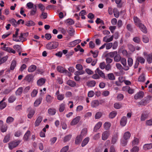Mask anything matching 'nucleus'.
<instances>
[{"label": "nucleus", "mask_w": 152, "mask_h": 152, "mask_svg": "<svg viewBox=\"0 0 152 152\" xmlns=\"http://www.w3.org/2000/svg\"><path fill=\"white\" fill-rule=\"evenodd\" d=\"M9 22L15 27H16L18 25L17 22L15 19L13 18L10 20Z\"/></svg>", "instance_id": "8fccbe9b"}, {"label": "nucleus", "mask_w": 152, "mask_h": 152, "mask_svg": "<svg viewBox=\"0 0 152 152\" xmlns=\"http://www.w3.org/2000/svg\"><path fill=\"white\" fill-rule=\"evenodd\" d=\"M89 140V138L88 137H86L83 140L81 146L82 147L85 146L88 142Z\"/></svg>", "instance_id": "7c9ffc66"}, {"label": "nucleus", "mask_w": 152, "mask_h": 152, "mask_svg": "<svg viewBox=\"0 0 152 152\" xmlns=\"http://www.w3.org/2000/svg\"><path fill=\"white\" fill-rule=\"evenodd\" d=\"M145 59L142 57L141 56H138L137 58L135 63L134 65V68H136L139 64V63L141 64H144L145 63Z\"/></svg>", "instance_id": "f03ea898"}, {"label": "nucleus", "mask_w": 152, "mask_h": 152, "mask_svg": "<svg viewBox=\"0 0 152 152\" xmlns=\"http://www.w3.org/2000/svg\"><path fill=\"white\" fill-rule=\"evenodd\" d=\"M145 77L143 74L141 75L139 77L138 80L140 82H143L145 81Z\"/></svg>", "instance_id": "5fc2aeb1"}, {"label": "nucleus", "mask_w": 152, "mask_h": 152, "mask_svg": "<svg viewBox=\"0 0 152 152\" xmlns=\"http://www.w3.org/2000/svg\"><path fill=\"white\" fill-rule=\"evenodd\" d=\"M131 134L129 132H126L124 134L123 137L126 140H129L131 137Z\"/></svg>", "instance_id": "4be33fe9"}, {"label": "nucleus", "mask_w": 152, "mask_h": 152, "mask_svg": "<svg viewBox=\"0 0 152 152\" xmlns=\"http://www.w3.org/2000/svg\"><path fill=\"white\" fill-rule=\"evenodd\" d=\"M102 122H98L95 126L94 128V130H95V131H96L99 129L102 126Z\"/></svg>", "instance_id": "e433bc0d"}, {"label": "nucleus", "mask_w": 152, "mask_h": 152, "mask_svg": "<svg viewBox=\"0 0 152 152\" xmlns=\"http://www.w3.org/2000/svg\"><path fill=\"white\" fill-rule=\"evenodd\" d=\"M82 138L81 136H77L75 139V143L76 144H79L82 140Z\"/></svg>", "instance_id": "473e14b6"}, {"label": "nucleus", "mask_w": 152, "mask_h": 152, "mask_svg": "<svg viewBox=\"0 0 152 152\" xmlns=\"http://www.w3.org/2000/svg\"><path fill=\"white\" fill-rule=\"evenodd\" d=\"M48 113L50 115H54L56 113V110L55 109L49 108L48 110Z\"/></svg>", "instance_id": "c756f323"}, {"label": "nucleus", "mask_w": 152, "mask_h": 152, "mask_svg": "<svg viewBox=\"0 0 152 152\" xmlns=\"http://www.w3.org/2000/svg\"><path fill=\"white\" fill-rule=\"evenodd\" d=\"M65 108V104L64 103H62L59 106V111L60 112H63Z\"/></svg>", "instance_id": "f704fd0d"}, {"label": "nucleus", "mask_w": 152, "mask_h": 152, "mask_svg": "<svg viewBox=\"0 0 152 152\" xmlns=\"http://www.w3.org/2000/svg\"><path fill=\"white\" fill-rule=\"evenodd\" d=\"M117 113L115 111H113L111 112L109 115L110 118H114L117 115Z\"/></svg>", "instance_id": "a18cd8bd"}, {"label": "nucleus", "mask_w": 152, "mask_h": 152, "mask_svg": "<svg viewBox=\"0 0 152 152\" xmlns=\"http://www.w3.org/2000/svg\"><path fill=\"white\" fill-rule=\"evenodd\" d=\"M137 26L139 28L141 31L143 33L146 34L147 33L148 30L146 27L142 23Z\"/></svg>", "instance_id": "1a4fd4ad"}, {"label": "nucleus", "mask_w": 152, "mask_h": 152, "mask_svg": "<svg viewBox=\"0 0 152 152\" xmlns=\"http://www.w3.org/2000/svg\"><path fill=\"white\" fill-rule=\"evenodd\" d=\"M58 46V42H49L46 45V48L48 50H52L56 48Z\"/></svg>", "instance_id": "f257e3e1"}, {"label": "nucleus", "mask_w": 152, "mask_h": 152, "mask_svg": "<svg viewBox=\"0 0 152 152\" xmlns=\"http://www.w3.org/2000/svg\"><path fill=\"white\" fill-rule=\"evenodd\" d=\"M117 53V52L116 51H115L112 52H110L107 54V56L111 58L114 57Z\"/></svg>", "instance_id": "37998d69"}, {"label": "nucleus", "mask_w": 152, "mask_h": 152, "mask_svg": "<svg viewBox=\"0 0 152 152\" xmlns=\"http://www.w3.org/2000/svg\"><path fill=\"white\" fill-rule=\"evenodd\" d=\"M108 79L111 80H114L115 79V77L113 73H110L107 74Z\"/></svg>", "instance_id": "ea45409f"}, {"label": "nucleus", "mask_w": 152, "mask_h": 152, "mask_svg": "<svg viewBox=\"0 0 152 152\" xmlns=\"http://www.w3.org/2000/svg\"><path fill=\"white\" fill-rule=\"evenodd\" d=\"M69 149L68 145L64 147L60 151V152H66Z\"/></svg>", "instance_id": "774afa93"}, {"label": "nucleus", "mask_w": 152, "mask_h": 152, "mask_svg": "<svg viewBox=\"0 0 152 152\" xmlns=\"http://www.w3.org/2000/svg\"><path fill=\"white\" fill-rule=\"evenodd\" d=\"M81 40L80 39H76L69 42L68 44L69 47H73L80 43Z\"/></svg>", "instance_id": "6e6552de"}, {"label": "nucleus", "mask_w": 152, "mask_h": 152, "mask_svg": "<svg viewBox=\"0 0 152 152\" xmlns=\"http://www.w3.org/2000/svg\"><path fill=\"white\" fill-rule=\"evenodd\" d=\"M99 104V103L98 100H94L91 102V106L93 107H96Z\"/></svg>", "instance_id": "cd10ccee"}, {"label": "nucleus", "mask_w": 152, "mask_h": 152, "mask_svg": "<svg viewBox=\"0 0 152 152\" xmlns=\"http://www.w3.org/2000/svg\"><path fill=\"white\" fill-rule=\"evenodd\" d=\"M106 43V49L107 50L110 49L113 46V43L112 42H109Z\"/></svg>", "instance_id": "864d4df0"}, {"label": "nucleus", "mask_w": 152, "mask_h": 152, "mask_svg": "<svg viewBox=\"0 0 152 152\" xmlns=\"http://www.w3.org/2000/svg\"><path fill=\"white\" fill-rule=\"evenodd\" d=\"M10 140V134H7L6 136L3 140V142L4 143H6L9 141Z\"/></svg>", "instance_id": "bf43d9fd"}, {"label": "nucleus", "mask_w": 152, "mask_h": 152, "mask_svg": "<svg viewBox=\"0 0 152 152\" xmlns=\"http://www.w3.org/2000/svg\"><path fill=\"white\" fill-rule=\"evenodd\" d=\"M6 50V51L10 53L15 54L16 52L15 51L14 49L9 47H8V48H7Z\"/></svg>", "instance_id": "e2e57ef3"}, {"label": "nucleus", "mask_w": 152, "mask_h": 152, "mask_svg": "<svg viewBox=\"0 0 152 152\" xmlns=\"http://www.w3.org/2000/svg\"><path fill=\"white\" fill-rule=\"evenodd\" d=\"M65 23L67 25H71L74 24L75 22L72 19L69 18L66 20Z\"/></svg>", "instance_id": "5701e85b"}, {"label": "nucleus", "mask_w": 152, "mask_h": 152, "mask_svg": "<svg viewBox=\"0 0 152 152\" xmlns=\"http://www.w3.org/2000/svg\"><path fill=\"white\" fill-rule=\"evenodd\" d=\"M96 73H97L100 76L103 78L105 79V75L104 73L99 68L96 69L95 71Z\"/></svg>", "instance_id": "f8f14e48"}, {"label": "nucleus", "mask_w": 152, "mask_h": 152, "mask_svg": "<svg viewBox=\"0 0 152 152\" xmlns=\"http://www.w3.org/2000/svg\"><path fill=\"white\" fill-rule=\"evenodd\" d=\"M134 20L135 24L137 26L141 23L140 20L137 17H134Z\"/></svg>", "instance_id": "b1692460"}, {"label": "nucleus", "mask_w": 152, "mask_h": 152, "mask_svg": "<svg viewBox=\"0 0 152 152\" xmlns=\"http://www.w3.org/2000/svg\"><path fill=\"white\" fill-rule=\"evenodd\" d=\"M118 133L117 132H114L111 137V142L112 143H115L118 139Z\"/></svg>", "instance_id": "7ed1b4c3"}, {"label": "nucleus", "mask_w": 152, "mask_h": 152, "mask_svg": "<svg viewBox=\"0 0 152 152\" xmlns=\"http://www.w3.org/2000/svg\"><path fill=\"white\" fill-rule=\"evenodd\" d=\"M37 69L36 66L32 65L29 66L28 69V71L29 72H34Z\"/></svg>", "instance_id": "6ab92c4d"}, {"label": "nucleus", "mask_w": 152, "mask_h": 152, "mask_svg": "<svg viewBox=\"0 0 152 152\" xmlns=\"http://www.w3.org/2000/svg\"><path fill=\"white\" fill-rule=\"evenodd\" d=\"M35 25V23L32 20L27 21L25 23V25L27 26H34Z\"/></svg>", "instance_id": "72a5a7b5"}, {"label": "nucleus", "mask_w": 152, "mask_h": 152, "mask_svg": "<svg viewBox=\"0 0 152 152\" xmlns=\"http://www.w3.org/2000/svg\"><path fill=\"white\" fill-rule=\"evenodd\" d=\"M23 88L22 87H19L15 92L16 95H20L22 93Z\"/></svg>", "instance_id": "393cba45"}, {"label": "nucleus", "mask_w": 152, "mask_h": 152, "mask_svg": "<svg viewBox=\"0 0 152 152\" xmlns=\"http://www.w3.org/2000/svg\"><path fill=\"white\" fill-rule=\"evenodd\" d=\"M46 80L43 78L39 79L37 82V85L39 86H41L43 85L45 82Z\"/></svg>", "instance_id": "dca6fc26"}, {"label": "nucleus", "mask_w": 152, "mask_h": 152, "mask_svg": "<svg viewBox=\"0 0 152 152\" xmlns=\"http://www.w3.org/2000/svg\"><path fill=\"white\" fill-rule=\"evenodd\" d=\"M147 60L149 64H150L152 62V53L147 55Z\"/></svg>", "instance_id": "58836bf2"}, {"label": "nucleus", "mask_w": 152, "mask_h": 152, "mask_svg": "<svg viewBox=\"0 0 152 152\" xmlns=\"http://www.w3.org/2000/svg\"><path fill=\"white\" fill-rule=\"evenodd\" d=\"M129 50L132 52H134L135 50V48L134 46L131 44H129L128 45Z\"/></svg>", "instance_id": "13d9d810"}, {"label": "nucleus", "mask_w": 152, "mask_h": 152, "mask_svg": "<svg viewBox=\"0 0 152 152\" xmlns=\"http://www.w3.org/2000/svg\"><path fill=\"white\" fill-rule=\"evenodd\" d=\"M39 8L40 9L41 12L44 11L45 9L44 5L42 4H39L37 5Z\"/></svg>", "instance_id": "338daca9"}, {"label": "nucleus", "mask_w": 152, "mask_h": 152, "mask_svg": "<svg viewBox=\"0 0 152 152\" xmlns=\"http://www.w3.org/2000/svg\"><path fill=\"white\" fill-rule=\"evenodd\" d=\"M139 142V139L137 138H134V139L132 142V145H137Z\"/></svg>", "instance_id": "09e8293b"}, {"label": "nucleus", "mask_w": 152, "mask_h": 152, "mask_svg": "<svg viewBox=\"0 0 152 152\" xmlns=\"http://www.w3.org/2000/svg\"><path fill=\"white\" fill-rule=\"evenodd\" d=\"M42 120V118L41 116H39L37 118L36 120L35 123L34 125L35 126H39L40 123L41 122Z\"/></svg>", "instance_id": "2eb2a0df"}, {"label": "nucleus", "mask_w": 152, "mask_h": 152, "mask_svg": "<svg viewBox=\"0 0 152 152\" xmlns=\"http://www.w3.org/2000/svg\"><path fill=\"white\" fill-rule=\"evenodd\" d=\"M53 98L49 95H48L46 97V100L48 102H50Z\"/></svg>", "instance_id": "052dcab7"}, {"label": "nucleus", "mask_w": 152, "mask_h": 152, "mask_svg": "<svg viewBox=\"0 0 152 152\" xmlns=\"http://www.w3.org/2000/svg\"><path fill=\"white\" fill-rule=\"evenodd\" d=\"M122 107V104L119 103H115L114 104V107L116 109H119Z\"/></svg>", "instance_id": "603ef678"}, {"label": "nucleus", "mask_w": 152, "mask_h": 152, "mask_svg": "<svg viewBox=\"0 0 152 152\" xmlns=\"http://www.w3.org/2000/svg\"><path fill=\"white\" fill-rule=\"evenodd\" d=\"M96 84V82L94 80H91L87 82V85L89 87H93L95 86Z\"/></svg>", "instance_id": "a878e982"}, {"label": "nucleus", "mask_w": 152, "mask_h": 152, "mask_svg": "<svg viewBox=\"0 0 152 152\" xmlns=\"http://www.w3.org/2000/svg\"><path fill=\"white\" fill-rule=\"evenodd\" d=\"M72 137V135L71 134H68L64 137V142H66L69 141L71 138Z\"/></svg>", "instance_id": "79ce46f5"}, {"label": "nucleus", "mask_w": 152, "mask_h": 152, "mask_svg": "<svg viewBox=\"0 0 152 152\" xmlns=\"http://www.w3.org/2000/svg\"><path fill=\"white\" fill-rule=\"evenodd\" d=\"M142 39L143 42L145 43H147L149 42V39L148 37L145 35H143Z\"/></svg>", "instance_id": "de8ad7c7"}, {"label": "nucleus", "mask_w": 152, "mask_h": 152, "mask_svg": "<svg viewBox=\"0 0 152 152\" xmlns=\"http://www.w3.org/2000/svg\"><path fill=\"white\" fill-rule=\"evenodd\" d=\"M37 12V6L36 5H34V7L30 12V16H34L36 13Z\"/></svg>", "instance_id": "f3484780"}, {"label": "nucleus", "mask_w": 152, "mask_h": 152, "mask_svg": "<svg viewBox=\"0 0 152 152\" xmlns=\"http://www.w3.org/2000/svg\"><path fill=\"white\" fill-rule=\"evenodd\" d=\"M42 99L41 97H40L37 99L34 102V106H38L41 102Z\"/></svg>", "instance_id": "bb28decb"}, {"label": "nucleus", "mask_w": 152, "mask_h": 152, "mask_svg": "<svg viewBox=\"0 0 152 152\" xmlns=\"http://www.w3.org/2000/svg\"><path fill=\"white\" fill-rule=\"evenodd\" d=\"M48 17V14L44 11L42 12V13L40 15V17L43 19H46Z\"/></svg>", "instance_id": "4c0bfd02"}, {"label": "nucleus", "mask_w": 152, "mask_h": 152, "mask_svg": "<svg viewBox=\"0 0 152 152\" xmlns=\"http://www.w3.org/2000/svg\"><path fill=\"white\" fill-rule=\"evenodd\" d=\"M66 83L69 86L72 87H75L77 85L75 81L71 80H67Z\"/></svg>", "instance_id": "ddd939ff"}, {"label": "nucleus", "mask_w": 152, "mask_h": 152, "mask_svg": "<svg viewBox=\"0 0 152 152\" xmlns=\"http://www.w3.org/2000/svg\"><path fill=\"white\" fill-rule=\"evenodd\" d=\"M38 91L36 89H34L31 93V95L32 97H35L38 93Z\"/></svg>", "instance_id": "3c124183"}, {"label": "nucleus", "mask_w": 152, "mask_h": 152, "mask_svg": "<svg viewBox=\"0 0 152 152\" xmlns=\"http://www.w3.org/2000/svg\"><path fill=\"white\" fill-rule=\"evenodd\" d=\"M127 62L129 66H128L129 67H131L133 63V60L132 58H128V59Z\"/></svg>", "instance_id": "6e6d98bb"}, {"label": "nucleus", "mask_w": 152, "mask_h": 152, "mask_svg": "<svg viewBox=\"0 0 152 152\" xmlns=\"http://www.w3.org/2000/svg\"><path fill=\"white\" fill-rule=\"evenodd\" d=\"M14 120V118L11 116H9L7 119L6 123L9 124L11 123Z\"/></svg>", "instance_id": "c03bdc74"}, {"label": "nucleus", "mask_w": 152, "mask_h": 152, "mask_svg": "<svg viewBox=\"0 0 152 152\" xmlns=\"http://www.w3.org/2000/svg\"><path fill=\"white\" fill-rule=\"evenodd\" d=\"M20 142L21 141L18 140L16 142L13 141L10 143L9 144V148L10 149H12L18 146Z\"/></svg>", "instance_id": "20e7f679"}, {"label": "nucleus", "mask_w": 152, "mask_h": 152, "mask_svg": "<svg viewBox=\"0 0 152 152\" xmlns=\"http://www.w3.org/2000/svg\"><path fill=\"white\" fill-rule=\"evenodd\" d=\"M30 135V132L29 130H28L24 135L23 137L24 140L26 141H28Z\"/></svg>", "instance_id": "a211bd4d"}, {"label": "nucleus", "mask_w": 152, "mask_h": 152, "mask_svg": "<svg viewBox=\"0 0 152 152\" xmlns=\"http://www.w3.org/2000/svg\"><path fill=\"white\" fill-rule=\"evenodd\" d=\"M12 89L10 88H5L3 91L2 94H4L7 95L10 93L12 91Z\"/></svg>", "instance_id": "412c9836"}, {"label": "nucleus", "mask_w": 152, "mask_h": 152, "mask_svg": "<svg viewBox=\"0 0 152 152\" xmlns=\"http://www.w3.org/2000/svg\"><path fill=\"white\" fill-rule=\"evenodd\" d=\"M110 133L109 131H105L102 134V140H107L110 135Z\"/></svg>", "instance_id": "39448f33"}, {"label": "nucleus", "mask_w": 152, "mask_h": 152, "mask_svg": "<svg viewBox=\"0 0 152 152\" xmlns=\"http://www.w3.org/2000/svg\"><path fill=\"white\" fill-rule=\"evenodd\" d=\"M124 96L122 94H118L117 98L118 101H121L123 99Z\"/></svg>", "instance_id": "69168bd1"}, {"label": "nucleus", "mask_w": 152, "mask_h": 152, "mask_svg": "<svg viewBox=\"0 0 152 152\" xmlns=\"http://www.w3.org/2000/svg\"><path fill=\"white\" fill-rule=\"evenodd\" d=\"M139 148L137 146H134L130 150V152H138Z\"/></svg>", "instance_id": "4d7b16f0"}, {"label": "nucleus", "mask_w": 152, "mask_h": 152, "mask_svg": "<svg viewBox=\"0 0 152 152\" xmlns=\"http://www.w3.org/2000/svg\"><path fill=\"white\" fill-rule=\"evenodd\" d=\"M113 35L110 38H108L107 36H105L103 37V41L109 43L113 40Z\"/></svg>", "instance_id": "4468645a"}, {"label": "nucleus", "mask_w": 152, "mask_h": 152, "mask_svg": "<svg viewBox=\"0 0 152 152\" xmlns=\"http://www.w3.org/2000/svg\"><path fill=\"white\" fill-rule=\"evenodd\" d=\"M16 65V62L15 60H13L10 66V69L13 70Z\"/></svg>", "instance_id": "0e129e2a"}, {"label": "nucleus", "mask_w": 152, "mask_h": 152, "mask_svg": "<svg viewBox=\"0 0 152 152\" xmlns=\"http://www.w3.org/2000/svg\"><path fill=\"white\" fill-rule=\"evenodd\" d=\"M144 93L142 91H140L137 93L134 96V98L135 99H141L143 97Z\"/></svg>", "instance_id": "9d476101"}, {"label": "nucleus", "mask_w": 152, "mask_h": 152, "mask_svg": "<svg viewBox=\"0 0 152 152\" xmlns=\"http://www.w3.org/2000/svg\"><path fill=\"white\" fill-rule=\"evenodd\" d=\"M35 111L34 110H31L28 115V117L29 118H31L34 115Z\"/></svg>", "instance_id": "680f3d73"}, {"label": "nucleus", "mask_w": 152, "mask_h": 152, "mask_svg": "<svg viewBox=\"0 0 152 152\" xmlns=\"http://www.w3.org/2000/svg\"><path fill=\"white\" fill-rule=\"evenodd\" d=\"M81 118L80 116H77L72 119L70 123V125L71 126H73L76 125L79 121Z\"/></svg>", "instance_id": "423d86ee"}, {"label": "nucleus", "mask_w": 152, "mask_h": 152, "mask_svg": "<svg viewBox=\"0 0 152 152\" xmlns=\"http://www.w3.org/2000/svg\"><path fill=\"white\" fill-rule=\"evenodd\" d=\"M127 122V119L125 116H123L121 119L120 124L122 126H125Z\"/></svg>", "instance_id": "9b49d317"}, {"label": "nucleus", "mask_w": 152, "mask_h": 152, "mask_svg": "<svg viewBox=\"0 0 152 152\" xmlns=\"http://www.w3.org/2000/svg\"><path fill=\"white\" fill-rule=\"evenodd\" d=\"M121 57L120 55L118 54V53L115 55L114 57V61L116 62H119L121 60Z\"/></svg>", "instance_id": "49530a36"}, {"label": "nucleus", "mask_w": 152, "mask_h": 152, "mask_svg": "<svg viewBox=\"0 0 152 152\" xmlns=\"http://www.w3.org/2000/svg\"><path fill=\"white\" fill-rule=\"evenodd\" d=\"M121 64L124 66V69L125 71L128 70L129 69V67L127 66L126 61L125 58H123L121 60Z\"/></svg>", "instance_id": "0eeeda50"}, {"label": "nucleus", "mask_w": 152, "mask_h": 152, "mask_svg": "<svg viewBox=\"0 0 152 152\" xmlns=\"http://www.w3.org/2000/svg\"><path fill=\"white\" fill-rule=\"evenodd\" d=\"M111 123L109 122H105L104 124V128L106 130L109 129L110 127Z\"/></svg>", "instance_id": "2f4dec72"}, {"label": "nucleus", "mask_w": 152, "mask_h": 152, "mask_svg": "<svg viewBox=\"0 0 152 152\" xmlns=\"http://www.w3.org/2000/svg\"><path fill=\"white\" fill-rule=\"evenodd\" d=\"M56 69L58 72L61 73L66 72L67 70L63 67L59 66H57Z\"/></svg>", "instance_id": "aec40b11"}, {"label": "nucleus", "mask_w": 152, "mask_h": 152, "mask_svg": "<svg viewBox=\"0 0 152 152\" xmlns=\"http://www.w3.org/2000/svg\"><path fill=\"white\" fill-rule=\"evenodd\" d=\"M143 148L146 150L151 149L152 148V144H145L143 146Z\"/></svg>", "instance_id": "c85d7f7f"}, {"label": "nucleus", "mask_w": 152, "mask_h": 152, "mask_svg": "<svg viewBox=\"0 0 152 152\" xmlns=\"http://www.w3.org/2000/svg\"><path fill=\"white\" fill-rule=\"evenodd\" d=\"M16 99V97L14 96H11L8 99L9 103H12L14 102Z\"/></svg>", "instance_id": "a19ab883"}, {"label": "nucleus", "mask_w": 152, "mask_h": 152, "mask_svg": "<svg viewBox=\"0 0 152 152\" xmlns=\"http://www.w3.org/2000/svg\"><path fill=\"white\" fill-rule=\"evenodd\" d=\"M113 12L115 17L117 18L119 17V14L118 9L116 8H114L113 10Z\"/></svg>", "instance_id": "c9c22d12"}]
</instances>
